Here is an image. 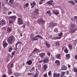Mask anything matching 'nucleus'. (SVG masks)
<instances>
[{
	"label": "nucleus",
	"instance_id": "nucleus-1",
	"mask_svg": "<svg viewBox=\"0 0 77 77\" xmlns=\"http://www.w3.org/2000/svg\"><path fill=\"white\" fill-rule=\"evenodd\" d=\"M39 38L40 39H44L43 37L39 35H36L35 37L33 36V34H32L30 35V38L31 40L33 41L38 40V39H39V38Z\"/></svg>",
	"mask_w": 77,
	"mask_h": 77
},
{
	"label": "nucleus",
	"instance_id": "nucleus-2",
	"mask_svg": "<svg viewBox=\"0 0 77 77\" xmlns=\"http://www.w3.org/2000/svg\"><path fill=\"white\" fill-rule=\"evenodd\" d=\"M15 41V38L14 36H11L8 38V40L9 44H11Z\"/></svg>",
	"mask_w": 77,
	"mask_h": 77
},
{
	"label": "nucleus",
	"instance_id": "nucleus-3",
	"mask_svg": "<svg viewBox=\"0 0 77 77\" xmlns=\"http://www.w3.org/2000/svg\"><path fill=\"white\" fill-rule=\"evenodd\" d=\"M53 0H50L46 2V4H49L50 5L53 6H54V3L53 2Z\"/></svg>",
	"mask_w": 77,
	"mask_h": 77
},
{
	"label": "nucleus",
	"instance_id": "nucleus-4",
	"mask_svg": "<svg viewBox=\"0 0 77 77\" xmlns=\"http://www.w3.org/2000/svg\"><path fill=\"white\" fill-rule=\"evenodd\" d=\"M39 55L42 59H44V56H45V54L44 53H42L40 54Z\"/></svg>",
	"mask_w": 77,
	"mask_h": 77
},
{
	"label": "nucleus",
	"instance_id": "nucleus-5",
	"mask_svg": "<svg viewBox=\"0 0 77 77\" xmlns=\"http://www.w3.org/2000/svg\"><path fill=\"white\" fill-rule=\"evenodd\" d=\"M23 23L21 18H18V24H23Z\"/></svg>",
	"mask_w": 77,
	"mask_h": 77
},
{
	"label": "nucleus",
	"instance_id": "nucleus-6",
	"mask_svg": "<svg viewBox=\"0 0 77 77\" xmlns=\"http://www.w3.org/2000/svg\"><path fill=\"white\" fill-rule=\"evenodd\" d=\"M37 23H44V21L43 19L41 18L38 20Z\"/></svg>",
	"mask_w": 77,
	"mask_h": 77
},
{
	"label": "nucleus",
	"instance_id": "nucleus-7",
	"mask_svg": "<svg viewBox=\"0 0 77 77\" xmlns=\"http://www.w3.org/2000/svg\"><path fill=\"white\" fill-rule=\"evenodd\" d=\"M2 45L4 48H5L7 47V45H8V44L5 42V41H3L2 43Z\"/></svg>",
	"mask_w": 77,
	"mask_h": 77
},
{
	"label": "nucleus",
	"instance_id": "nucleus-8",
	"mask_svg": "<svg viewBox=\"0 0 77 77\" xmlns=\"http://www.w3.org/2000/svg\"><path fill=\"white\" fill-rule=\"evenodd\" d=\"M53 77H60V73L54 72L53 74Z\"/></svg>",
	"mask_w": 77,
	"mask_h": 77
},
{
	"label": "nucleus",
	"instance_id": "nucleus-9",
	"mask_svg": "<svg viewBox=\"0 0 77 77\" xmlns=\"http://www.w3.org/2000/svg\"><path fill=\"white\" fill-rule=\"evenodd\" d=\"M9 18H11L12 20H14V21H15V20H16V16H12L9 17Z\"/></svg>",
	"mask_w": 77,
	"mask_h": 77
},
{
	"label": "nucleus",
	"instance_id": "nucleus-10",
	"mask_svg": "<svg viewBox=\"0 0 77 77\" xmlns=\"http://www.w3.org/2000/svg\"><path fill=\"white\" fill-rule=\"evenodd\" d=\"M55 26H56V25H55L54 23L51 22L50 23L49 27L50 28L53 27H54Z\"/></svg>",
	"mask_w": 77,
	"mask_h": 77
},
{
	"label": "nucleus",
	"instance_id": "nucleus-11",
	"mask_svg": "<svg viewBox=\"0 0 77 77\" xmlns=\"http://www.w3.org/2000/svg\"><path fill=\"white\" fill-rule=\"evenodd\" d=\"M38 70L37 69H36V72L35 73V74L34 75V76L33 77H38V75H39V71H37Z\"/></svg>",
	"mask_w": 77,
	"mask_h": 77
},
{
	"label": "nucleus",
	"instance_id": "nucleus-12",
	"mask_svg": "<svg viewBox=\"0 0 77 77\" xmlns=\"http://www.w3.org/2000/svg\"><path fill=\"white\" fill-rule=\"evenodd\" d=\"M49 62V60L48 58H45L43 59V62L45 63H48Z\"/></svg>",
	"mask_w": 77,
	"mask_h": 77
},
{
	"label": "nucleus",
	"instance_id": "nucleus-13",
	"mask_svg": "<svg viewBox=\"0 0 77 77\" xmlns=\"http://www.w3.org/2000/svg\"><path fill=\"white\" fill-rule=\"evenodd\" d=\"M34 14H38L39 13V9L38 8H36L34 11Z\"/></svg>",
	"mask_w": 77,
	"mask_h": 77
},
{
	"label": "nucleus",
	"instance_id": "nucleus-14",
	"mask_svg": "<svg viewBox=\"0 0 77 77\" xmlns=\"http://www.w3.org/2000/svg\"><path fill=\"white\" fill-rule=\"evenodd\" d=\"M1 24L5 25V20H2L1 21H0V25Z\"/></svg>",
	"mask_w": 77,
	"mask_h": 77
},
{
	"label": "nucleus",
	"instance_id": "nucleus-15",
	"mask_svg": "<svg viewBox=\"0 0 77 77\" xmlns=\"http://www.w3.org/2000/svg\"><path fill=\"white\" fill-rule=\"evenodd\" d=\"M62 70H66L67 69V68L65 66H63L61 68Z\"/></svg>",
	"mask_w": 77,
	"mask_h": 77
},
{
	"label": "nucleus",
	"instance_id": "nucleus-16",
	"mask_svg": "<svg viewBox=\"0 0 77 77\" xmlns=\"http://www.w3.org/2000/svg\"><path fill=\"white\" fill-rule=\"evenodd\" d=\"M12 28L10 27L8 28L7 29V32L10 33L12 32Z\"/></svg>",
	"mask_w": 77,
	"mask_h": 77
},
{
	"label": "nucleus",
	"instance_id": "nucleus-17",
	"mask_svg": "<svg viewBox=\"0 0 77 77\" xmlns=\"http://www.w3.org/2000/svg\"><path fill=\"white\" fill-rule=\"evenodd\" d=\"M68 3H70L71 5H75V3L73 2V1H69Z\"/></svg>",
	"mask_w": 77,
	"mask_h": 77
},
{
	"label": "nucleus",
	"instance_id": "nucleus-18",
	"mask_svg": "<svg viewBox=\"0 0 77 77\" xmlns=\"http://www.w3.org/2000/svg\"><path fill=\"white\" fill-rule=\"evenodd\" d=\"M66 58L68 60L70 58V54H67L66 55Z\"/></svg>",
	"mask_w": 77,
	"mask_h": 77
},
{
	"label": "nucleus",
	"instance_id": "nucleus-19",
	"mask_svg": "<svg viewBox=\"0 0 77 77\" xmlns=\"http://www.w3.org/2000/svg\"><path fill=\"white\" fill-rule=\"evenodd\" d=\"M61 56V54H59L57 55L55 57L57 59H60V56Z\"/></svg>",
	"mask_w": 77,
	"mask_h": 77
},
{
	"label": "nucleus",
	"instance_id": "nucleus-20",
	"mask_svg": "<svg viewBox=\"0 0 77 77\" xmlns=\"http://www.w3.org/2000/svg\"><path fill=\"white\" fill-rule=\"evenodd\" d=\"M77 28H74V29H72L71 30V32L72 33H74L77 30Z\"/></svg>",
	"mask_w": 77,
	"mask_h": 77
},
{
	"label": "nucleus",
	"instance_id": "nucleus-21",
	"mask_svg": "<svg viewBox=\"0 0 77 77\" xmlns=\"http://www.w3.org/2000/svg\"><path fill=\"white\" fill-rule=\"evenodd\" d=\"M61 38V37H54L52 39H60Z\"/></svg>",
	"mask_w": 77,
	"mask_h": 77
},
{
	"label": "nucleus",
	"instance_id": "nucleus-22",
	"mask_svg": "<svg viewBox=\"0 0 77 77\" xmlns=\"http://www.w3.org/2000/svg\"><path fill=\"white\" fill-rule=\"evenodd\" d=\"M20 75H21V73H16L15 75V76L16 77H19Z\"/></svg>",
	"mask_w": 77,
	"mask_h": 77
},
{
	"label": "nucleus",
	"instance_id": "nucleus-23",
	"mask_svg": "<svg viewBox=\"0 0 77 77\" xmlns=\"http://www.w3.org/2000/svg\"><path fill=\"white\" fill-rule=\"evenodd\" d=\"M55 63H57V65H60V62L59 60H57L55 61Z\"/></svg>",
	"mask_w": 77,
	"mask_h": 77
},
{
	"label": "nucleus",
	"instance_id": "nucleus-24",
	"mask_svg": "<svg viewBox=\"0 0 77 77\" xmlns=\"http://www.w3.org/2000/svg\"><path fill=\"white\" fill-rule=\"evenodd\" d=\"M12 49H13V48H12V46H10L8 50L9 52H11V51L12 50Z\"/></svg>",
	"mask_w": 77,
	"mask_h": 77
},
{
	"label": "nucleus",
	"instance_id": "nucleus-25",
	"mask_svg": "<svg viewBox=\"0 0 77 77\" xmlns=\"http://www.w3.org/2000/svg\"><path fill=\"white\" fill-rule=\"evenodd\" d=\"M65 72H61V75L60 76L61 77H63L65 75Z\"/></svg>",
	"mask_w": 77,
	"mask_h": 77
},
{
	"label": "nucleus",
	"instance_id": "nucleus-26",
	"mask_svg": "<svg viewBox=\"0 0 77 77\" xmlns=\"http://www.w3.org/2000/svg\"><path fill=\"white\" fill-rule=\"evenodd\" d=\"M53 12L54 14L56 15H57L59 14V12H56L54 10H53Z\"/></svg>",
	"mask_w": 77,
	"mask_h": 77
},
{
	"label": "nucleus",
	"instance_id": "nucleus-27",
	"mask_svg": "<svg viewBox=\"0 0 77 77\" xmlns=\"http://www.w3.org/2000/svg\"><path fill=\"white\" fill-rule=\"evenodd\" d=\"M27 63L29 65H31L32 63V62L30 60H29L27 62Z\"/></svg>",
	"mask_w": 77,
	"mask_h": 77
},
{
	"label": "nucleus",
	"instance_id": "nucleus-28",
	"mask_svg": "<svg viewBox=\"0 0 77 77\" xmlns=\"http://www.w3.org/2000/svg\"><path fill=\"white\" fill-rule=\"evenodd\" d=\"M28 6H29V3H27L26 4L24 5V9H25V8H26H26H27Z\"/></svg>",
	"mask_w": 77,
	"mask_h": 77
},
{
	"label": "nucleus",
	"instance_id": "nucleus-29",
	"mask_svg": "<svg viewBox=\"0 0 77 77\" xmlns=\"http://www.w3.org/2000/svg\"><path fill=\"white\" fill-rule=\"evenodd\" d=\"M46 45L47 47V48H49L50 47V44L48 42L46 43Z\"/></svg>",
	"mask_w": 77,
	"mask_h": 77
},
{
	"label": "nucleus",
	"instance_id": "nucleus-30",
	"mask_svg": "<svg viewBox=\"0 0 77 77\" xmlns=\"http://www.w3.org/2000/svg\"><path fill=\"white\" fill-rule=\"evenodd\" d=\"M64 51L65 53H68V49H67V48H66Z\"/></svg>",
	"mask_w": 77,
	"mask_h": 77
},
{
	"label": "nucleus",
	"instance_id": "nucleus-31",
	"mask_svg": "<svg viewBox=\"0 0 77 77\" xmlns=\"http://www.w3.org/2000/svg\"><path fill=\"white\" fill-rule=\"evenodd\" d=\"M35 70V69L34 67H32V69L30 70V72H33Z\"/></svg>",
	"mask_w": 77,
	"mask_h": 77
},
{
	"label": "nucleus",
	"instance_id": "nucleus-32",
	"mask_svg": "<svg viewBox=\"0 0 77 77\" xmlns=\"http://www.w3.org/2000/svg\"><path fill=\"white\" fill-rule=\"evenodd\" d=\"M62 35H63V33H62V32H61L58 35V36H59V37H61V38L62 37Z\"/></svg>",
	"mask_w": 77,
	"mask_h": 77
},
{
	"label": "nucleus",
	"instance_id": "nucleus-33",
	"mask_svg": "<svg viewBox=\"0 0 77 77\" xmlns=\"http://www.w3.org/2000/svg\"><path fill=\"white\" fill-rule=\"evenodd\" d=\"M14 2V0H9V3H13Z\"/></svg>",
	"mask_w": 77,
	"mask_h": 77
},
{
	"label": "nucleus",
	"instance_id": "nucleus-34",
	"mask_svg": "<svg viewBox=\"0 0 77 77\" xmlns=\"http://www.w3.org/2000/svg\"><path fill=\"white\" fill-rule=\"evenodd\" d=\"M18 42L16 44V45H15L16 48H15V50H17V45H18Z\"/></svg>",
	"mask_w": 77,
	"mask_h": 77
},
{
	"label": "nucleus",
	"instance_id": "nucleus-35",
	"mask_svg": "<svg viewBox=\"0 0 77 77\" xmlns=\"http://www.w3.org/2000/svg\"><path fill=\"white\" fill-rule=\"evenodd\" d=\"M47 68V66L45 64L44 65V69L45 70Z\"/></svg>",
	"mask_w": 77,
	"mask_h": 77
},
{
	"label": "nucleus",
	"instance_id": "nucleus-36",
	"mask_svg": "<svg viewBox=\"0 0 77 77\" xmlns=\"http://www.w3.org/2000/svg\"><path fill=\"white\" fill-rule=\"evenodd\" d=\"M9 24H12V23H14V21H12V20H10L9 21Z\"/></svg>",
	"mask_w": 77,
	"mask_h": 77
},
{
	"label": "nucleus",
	"instance_id": "nucleus-37",
	"mask_svg": "<svg viewBox=\"0 0 77 77\" xmlns=\"http://www.w3.org/2000/svg\"><path fill=\"white\" fill-rule=\"evenodd\" d=\"M71 28H72V29H73V28H74V24H71Z\"/></svg>",
	"mask_w": 77,
	"mask_h": 77
},
{
	"label": "nucleus",
	"instance_id": "nucleus-38",
	"mask_svg": "<svg viewBox=\"0 0 77 77\" xmlns=\"http://www.w3.org/2000/svg\"><path fill=\"white\" fill-rule=\"evenodd\" d=\"M51 71H49V72L48 73V74L49 76H50V75H51Z\"/></svg>",
	"mask_w": 77,
	"mask_h": 77
},
{
	"label": "nucleus",
	"instance_id": "nucleus-39",
	"mask_svg": "<svg viewBox=\"0 0 77 77\" xmlns=\"http://www.w3.org/2000/svg\"><path fill=\"white\" fill-rule=\"evenodd\" d=\"M38 50V49L37 48H35V49L33 51V52H35L36 51H37Z\"/></svg>",
	"mask_w": 77,
	"mask_h": 77
},
{
	"label": "nucleus",
	"instance_id": "nucleus-40",
	"mask_svg": "<svg viewBox=\"0 0 77 77\" xmlns=\"http://www.w3.org/2000/svg\"><path fill=\"white\" fill-rule=\"evenodd\" d=\"M54 31L55 32H58V30H57V28H55L54 29Z\"/></svg>",
	"mask_w": 77,
	"mask_h": 77
},
{
	"label": "nucleus",
	"instance_id": "nucleus-41",
	"mask_svg": "<svg viewBox=\"0 0 77 77\" xmlns=\"http://www.w3.org/2000/svg\"><path fill=\"white\" fill-rule=\"evenodd\" d=\"M47 54L48 56H49V57L50 56V55H51V54H50V52H47Z\"/></svg>",
	"mask_w": 77,
	"mask_h": 77
},
{
	"label": "nucleus",
	"instance_id": "nucleus-42",
	"mask_svg": "<svg viewBox=\"0 0 77 77\" xmlns=\"http://www.w3.org/2000/svg\"><path fill=\"white\" fill-rule=\"evenodd\" d=\"M44 62V60H41L39 61H38V63H42V62Z\"/></svg>",
	"mask_w": 77,
	"mask_h": 77
},
{
	"label": "nucleus",
	"instance_id": "nucleus-43",
	"mask_svg": "<svg viewBox=\"0 0 77 77\" xmlns=\"http://www.w3.org/2000/svg\"><path fill=\"white\" fill-rule=\"evenodd\" d=\"M56 45H57V46H59V43L58 42H56Z\"/></svg>",
	"mask_w": 77,
	"mask_h": 77
},
{
	"label": "nucleus",
	"instance_id": "nucleus-44",
	"mask_svg": "<svg viewBox=\"0 0 77 77\" xmlns=\"http://www.w3.org/2000/svg\"><path fill=\"white\" fill-rule=\"evenodd\" d=\"M8 74L10 75V74H12V71L11 70H9L8 71Z\"/></svg>",
	"mask_w": 77,
	"mask_h": 77
},
{
	"label": "nucleus",
	"instance_id": "nucleus-45",
	"mask_svg": "<svg viewBox=\"0 0 77 77\" xmlns=\"http://www.w3.org/2000/svg\"><path fill=\"white\" fill-rule=\"evenodd\" d=\"M74 70L75 72H77V69L76 68H74Z\"/></svg>",
	"mask_w": 77,
	"mask_h": 77
},
{
	"label": "nucleus",
	"instance_id": "nucleus-46",
	"mask_svg": "<svg viewBox=\"0 0 77 77\" xmlns=\"http://www.w3.org/2000/svg\"><path fill=\"white\" fill-rule=\"evenodd\" d=\"M69 48L70 49H71V48H72V45H69Z\"/></svg>",
	"mask_w": 77,
	"mask_h": 77
},
{
	"label": "nucleus",
	"instance_id": "nucleus-47",
	"mask_svg": "<svg viewBox=\"0 0 77 77\" xmlns=\"http://www.w3.org/2000/svg\"><path fill=\"white\" fill-rule=\"evenodd\" d=\"M43 3V2H42V1L41 0H40V1L39 2V5H41V4H42Z\"/></svg>",
	"mask_w": 77,
	"mask_h": 77
},
{
	"label": "nucleus",
	"instance_id": "nucleus-48",
	"mask_svg": "<svg viewBox=\"0 0 77 77\" xmlns=\"http://www.w3.org/2000/svg\"><path fill=\"white\" fill-rule=\"evenodd\" d=\"M33 4V6H35V5H36V3L34 1L33 2V4Z\"/></svg>",
	"mask_w": 77,
	"mask_h": 77
},
{
	"label": "nucleus",
	"instance_id": "nucleus-49",
	"mask_svg": "<svg viewBox=\"0 0 77 77\" xmlns=\"http://www.w3.org/2000/svg\"><path fill=\"white\" fill-rule=\"evenodd\" d=\"M28 75H32V73H28Z\"/></svg>",
	"mask_w": 77,
	"mask_h": 77
},
{
	"label": "nucleus",
	"instance_id": "nucleus-50",
	"mask_svg": "<svg viewBox=\"0 0 77 77\" xmlns=\"http://www.w3.org/2000/svg\"><path fill=\"white\" fill-rule=\"evenodd\" d=\"M41 65H39L38 66V68L39 69H41Z\"/></svg>",
	"mask_w": 77,
	"mask_h": 77
},
{
	"label": "nucleus",
	"instance_id": "nucleus-51",
	"mask_svg": "<svg viewBox=\"0 0 77 77\" xmlns=\"http://www.w3.org/2000/svg\"><path fill=\"white\" fill-rule=\"evenodd\" d=\"M43 76L45 77H47V73H46L45 74L43 75Z\"/></svg>",
	"mask_w": 77,
	"mask_h": 77
},
{
	"label": "nucleus",
	"instance_id": "nucleus-52",
	"mask_svg": "<svg viewBox=\"0 0 77 77\" xmlns=\"http://www.w3.org/2000/svg\"><path fill=\"white\" fill-rule=\"evenodd\" d=\"M26 25H27V26H29V22H27L26 23Z\"/></svg>",
	"mask_w": 77,
	"mask_h": 77
},
{
	"label": "nucleus",
	"instance_id": "nucleus-53",
	"mask_svg": "<svg viewBox=\"0 0 77 77\" xmlns=\"http://www.w3.org/2000/svg\"><path fill=\"white\" fill-rule=\"evenodd\" d=\"M15 52L13 51V52H12V55L13 56H14V54H15Z\"/></svg>",
	"mask_w": 77,
	"mask_h": 77
},
{
	"label": "nucleus",
	"instance_id": "nucleus-54",
	"mask_svg": "<svg viewBox=\"0 0 77 77\" xmlns=\"http://www.w3.org/2000/svg\"><path fill=\"white\" fill-rule=\"evenodd\" d=\"M12 12L11 11H10L8 13V15H10V14H12Z\"/></svg>",
	"mask_w": 77,
	"mask_h": 77
},
{
	"label": "nucleus",
	"instance_id": "nucleus-55",
	"mask_svg": "<svg viewBox=\"0 0 77 77\" xmlns=\"http://www.w3.org/2000/svg\"><path fill=\"white\" fill-rule=\"evenodd\" d=\"M50 12H51V11H47L46 13H47V14H50Z\"/></svg>",
	"mask_w": 77,
	"mask_h": 77
},
{
	"label": "nucleus",
	"instance_id": "nucleus-56",
	"mask_svg": "<svg viewBox=\"0 0 77 77\" xmlns=\"http://www.w3.org/2000/svg\"><path fill=\"white\" fill-rule=\"evenodd\" d=\"M11 68H13V67H14V64H11Z\"/></svg>",
	"mask_w": 77,
	"mask_h": 77
},
{
	"label": "nucleus",
	"instance_id": "nucleus-57",
	"mask_svg": "<svg viewBox=\"0 0 77 77\" xmlns=\"http://www.w3.org/2000/svg\"><path fill=\"white\" fill-rule=\"evenodd\" d=\"M22 27L23 28H25V27H26V25H24L22 26Z\"/></svg>",
	"mask_w": 77,
	"mask_h": 77
},
{
	"label": "nucleus",
	"instance_id": "nucleus-58",
	"mask_svg": "<svg viewBox=\"0 0 77 77\" xmlns=\"http://www.w3.org/2000/svg\"><path fill=\"white\" fill-rule=\"evenodd\" d=\"M68 68H71V66L70 65H69V64H68Z\"/></svg>",
	"mask_w": 77,
	"mask_h": 77
},
{
	"label": "nucleus",
	"instance_id": "nucleus-59",
	"mask_svg": "<svg viewBox=\"0 0 77 77\" xmlns=\"http://www.w3.org/2000/svg\"><path fill=\"white\" fill-rule=\"evenodd\" d=\"M6 77V75L5 74H4L3 75L2 77Z\"/></svg>",
	"mask_w": 77,
	"mask_h": 77
},
{
	"label": "nucleus",
	"instance_id": "nucleus-60",
	"mask_svg": "<svg viewBox=\"0 0 77 77\" xmlns=\"http://www.w3.org/2000/svg\"><path fill=\"white\" fill-rule=\"evenodd\" d=\"M42 30H41V31H40V32L39 33V34H40V33H42Z\"/></svg>",
	"mask_w": 77,
	"mask_h": 77
},
{
	"label": "nucleus",
	"instance_id": "nucleus-61",
	"mask_svg": "<svg viewBox=\"0 0 77 77\" xmlns=\"http://www.w3.org/2000/svg\"><path fill=\"white\" fill-rule=\"evenodd\" d=\"M17 43L18 44H21V43L20 42H18Z\"/></svg>",
	"mask_w": 77,
	"mask_h": 77
},
{
	"label": "nucleus",
	"instance_id": "nucleus-62",
	"mask_svg": "<svg viewBox=\"0 0 77 77\" xmlns=\"http://www.w3.org/2000/svg\"><path fill=\"white\" fill-rule=\"evenodd\" d=\"M69 71H67V74L68 75V74H69Z\"/></svg>",
	"mask_w": 77,
	"mask_h": 77
},
{
	"label": "nucleus",
	"instance_id": "nucleus-63",
	"mask_svg": "<svg viewBox=\"0 0 77 77\" xmlns=\"http://www.w3.org/2000/svg\"><path fill=\"white\" fill-rule=\"evenodd\" d=\"M38 31H37V32H36L35 33H36V34H38Z\"/></svg>",
	"mask_w": 77,
	"mask_h": 77
},
{
	"label": "nucleus",
	"instance_id": "nucleus-64",
	"mask_svg": "<svg viewBox=\"0 0 77 77\" xmlns=\"http://www.w3.org/2000/svg\"><path fill=\"white\" fill-rule=\"evenodd\" d=\"M75 3H77V0H75Z\"/></svg>",
	"mask_w": 77,
	"mask_h": 77
}]
</instances>
